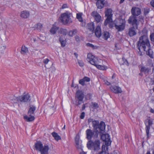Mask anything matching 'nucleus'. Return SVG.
Wrapping results in <instances>:
<instances>
[{"instance_id":"63","label":"nucleus","mask_w":154,"mask_h":154,"mask_svg":"<svg viewBox=\"0 0 154 154\" xmlns=\"http://www.w3.org/2000/svg\"><path fill=\"white\" fill-rule=\"evenodd\" d=\"M140 55H142V54H141V53Z\"/></svg>"},{"instance_id":"29","label":"nucleus","mask_w":154,"mask_h":154,"mask_svg":"<svg viewBox=\"0 0 154 154\" xmlns=\"http://www.w3.org/2000/svg\"><path fill=\"white\" fill-rule=\"evenodd\" d=\"M102 36L103 38L106 40H107L110 36L109 33L107 31L104 32L102 34Z\"/></svg>"},{"instance_id":"12","label":"nucleus","mask_w":154,"mask_h":154,"mask_svg":"<svg viewBox=\"0 0 154 154\" xmlns=\"http://www.w3.org/2000/svg\"><path fill=\"white\" fill-rule=\"evenodd\" d=\"M75 146L78 149L82 150L83 146L82 144V141L80 139V136L79 134L76 135L75 140Z\"/></svg>"},{"instance_id":"64","label":"nucleus","mask_w":154,"mask_h":154,"mask_svg":"<svg viewBox=\"0 0 154 154\" xmlns=\"http://www.w3.org/2000/svg\"><path fill=\"white\" fill-rule=\"evenodd\" d=\"M76 54V53H74V54L75 55V54Z\"/></svg>"},{"instance_id":"48","label":"nucleus","mask_w":154,"mask_h":154,"mask_svg":"<svg viewBox=\"0 0 154 154\" xmlns=\"http://www.w3.org/2000/svg\"><path fill=\"white\" fill-rule=\"evenodd\" d=\"M68 7L67 5V4H64L62 5V9H64L66 8H67Z\"/></svg>"},{"instance_id":"52","label":"nucleus","mask_w":154,"mask_h":154,"mask_svg":"<svg viewBox=\"0 0 154 154\" xmlns=\"http://www.w3.org/2000/svg\"><path fill=\"white\" fill-rule=\"evenodd\" d=\"M75 39L77 41H79V37L78 36H76L75 37Z\"/></svg>"},{"instance_id":"45","label":"nucleus","mask_w":154,"mask_h":154,"mask_svg":"<svg viewBox=\"0 0 154 154\" xmlns=\"http://www.w3.org/2000/svg\"><path fill=\"white\" fill-rule=\"evenodd\" d=\"M150 37L151 41L154 42V33L151 34Z\"/></svg>"},{"instance_id":"40","label":"nucleus","mask_w":154,"mask_h":154,"mask_svg":"<svg viewBox=\"0 0 154 154\" xmlns=\"http://www.w3.org/2000/svg\"><path fill=\"white\" fill-rule=\"evenodd\" d=\"M78 62L79 65L80 66L82 67L84 66V64L82 61L80 60H78Z\"/></svg>"},{"instance_id":"61","label":"nucleus","mask_w":154,"mask_h":154,"mask_svg":"<svg viewBox=\"0 0 154 154\" xmlns=\"http://www.w3.org/2000/svg\"><path fill=\"white\" fill-rule=\"evenodd\" d=\"M139 17V18H142V20H143V18L142 17H141L140 16V17Z\"/></svg>"},{"instance_id":"46","label":"nucleus","mask_w":154,"mask_h":154,"mask_svg":"<svg viewBox=\"0 0 154 154\" xmlns=\"http://www.w3.org/2000/svg\"><path fill=\"white\" fill-rule=\"evenodd\" d=\"M85 116V113L84 112H82L80 116V118L82 119H83L84 118Z\"/></svg>"},{"instance_id":"37","label":"nucleus","mask_w":154,"mask_h":154,"mask_svg":"<svg viewBox=\"0 0 154 154\" xmlns=\"http://www.w3.org/2000/svg\"><path fill=\"white\" fill-rule=\"evenodd\" d=\"M37 29L38 30H41V29L42 27V25L41 23H38L36 25Z\"/></svg>"},{"instance_id":"43","label":"nucleus","mask_w":154,"mask_h":154,"mask_svg":"<svg viewBox=\"0 0 154 154\" xmlns=\"http://www.w3.org/2000/svg\"><path fill=\"white\" fill-rule=\"evenodd\" d=\"M83 79L85 82H89L90 81V78L87 76L84 77Z\"/></svg>"},{"instance_id":"14","label":"nucleus","mask_w":154,"mask_h":154,"mask_svg":"<svg viewBox=\"0 0 154 154\" xmlns=\"http://www.w3.org/2000/svg\"><path fill=\"white\" fill-rule=\"evenodd\" d=\"M153 121L151 119H147L146 120L145 125L146 134L148 136L149 134V130L152 124Z\"/></svg>"},{"instance_id":"47","label":"nucleus","mask_w":154,"mask_h":154,"mask_svg":"<svg viewBox=\"0 0 154 154\" xmlns=\"http://www.w3.org/2000/svg\"><path fill=\"white\" fill-rule=\"evenodd\" d=\"M94 120H94L93 119L89 118L88 120V122L89 123H90L91 122H92V124L93 121H94Z\"/></svg>"},{"instance_id":"57","label":"nucleus","mask_w":154,"mask_h":154,"mask_svg":"<svg viewBox=\"0 0 154 154\" xmlns=\"http://www.w3.org/2000/svg\"><path fill=\"white\" fill-rule=\"evenodd\" d=\"M124 1L125 0H120V3H122L124 2Z\"/></svg>"},{"instance_id":"58","label":"nucleus","mask_w":154,"mask_h":154,"mask_svg":"<svg viewBox=\"0 0 154 154\" xmlns=\"http://www.w3.org/2000/svg\"><path fill=\"white\" fill-rule=\"evenodd\" d=\"M146 154H151L149 152H147Z\"/></svg>"},{"instance_id":"62","label":"nucleus","mask_w":154,"mask_h":154,"mask_svg":"<svg viewBox=\"0 0 154 154\" xmlns=\"http://www.w3.org/2000/svg\"><path fill=\"white\" fill-rule=\"evenodd\" d=\"M153 154H154V150H153Z\"/></svg>"},{"instance_id":"6","label":"nucleus","mask_w":154,"mask_h":154,"mask_svg":"<svg viewBox=\"0 0 154 154\" xmlns=\"http://www.w3.org/2000/svg\"><path fill=\"white\" fill-rule=\"evenodd\" d=\"M100 141L99 140L94 141L90 140L87 143V146L89 149L98 151L100 149Z\"/></svg>"},{"instance_id":"1","label":"nucleus","mask_w":154,"mask_h":154,"mask_svg":"<svg viewBox=\"0 0 154 154\" xmlns=\"http://www.w3.org/2000/svg\"><path fill=\"white\" fill-rule=\"evenodd\" d=\"M137 47L140 51L142 49L150 57H153L152 51L150 49L149 40L146 35H144L140 38Z\"/></svg>"},{"instance_id":"41","label":"nucleus","mask_w":154,"mask_h":154,"mask_svg":"<svg viewBox=\"0 0 154 154\" xmlns=\"http://www.w3.org/2000/svg\"><path fill=\"white\" fill-rule=\"evenodd\" d=\"M85 81L84 80V79L83 78L80 80L79 81V83L83 86H84L85 85Z\"/></svg>"},{"instance_id":"38","label":"nucleus","mask_w":154,"mask_h":154,"mask_svg":"<svg viewBox=\"0 0 154 154\" xmlns=\"http://www.w3.org/2000/svg\"><path fill=\"white\" fill-rule=\"evenodd\" d=\"M6 48V46H5L0 47V53H2Z\"/></svg>"},{"instance_id":"27","label":"nucleus","mask_w":154,"mask_h":154,"mask_svg":"<svg viewBox=\"0 0 154 154\" xmlns=\"http://www.w3.org/2000/svg\"><path fill=\"white\" fill-rule=\"evenodd\" d=\"M28 50L27 48L25 46H22L21 50V53L22 54H25L27 53Z\"/></svg>"},{"instance_id":"17","label":"nucleus","mask_w":154,"mask_h":154,"mask_svg":"<svg viewBox=\"0 0 154 154\" xmlns=\"http://www.w3.org/2000/svg\"><path fill=\"white\" fill-rule=\"evenodd\" d=\"M131 13L134 17V16H138L141 13V11L140 9L138 8L133 7L131 9Z\"/></svg>"},{"instance_id":"7","label":"nucleus","mask_w":154,"mask_h":154,"mask_svg":"<svg viewBox=\"0 0 154 154\" xmlns=\"http://www.w3.org/2000/svg\"><path fill=\"white\" fill-rule=\"evenodd\" d=\"M71 15L70 13L68 11L61 14L60 20L63 24H66L72 22V20L70 18Z\"/></svg>"},{"instance_id":"28","label":"nucleus","mask_w":154,"mask_h":154,"mask_svg":"<svg viewBox=\"0 0 154 154\" xmlns=\"http://www.w3.org/2000/svg\"><path fill=\"white\" fill-rule=\"evenodd\" d=\"M51 134L56 140L58 141L61 139L60 137L57 133L53 132Z\"/></svg>"},{"instance_id":"33","label":"nucleus","mask_w":154,"mask_h":154,"mask_svg":"<svg viewBox=\"0 0 154 154\" xmlns=\"http://www.w3.org/2000/svg\"><path fill=\"white\" fill-rule=\"evenodd\" d=\"M149 71V68L145 67H142L140 69V71L141 72H144L145 73H148Z\"/></svg>"},{"instance_id":"23","label":"nucleus","mask_w":154,"mask_h":154,"mask_svg":"<svg viewBox=\"0 0 154 154\" xmlns=\"http://www.w3.org/2000/svg\"><path fill=\"white\" fill-rule=\"evenodd\" d=\"M59 40L61 46L62 47H65L66 45V42L65 38L62 36H60V37Z\"/></svg>"},{"instance_id":"3","label":"nucleus","mask_w":154,"mask_h":154,"mask_svg":"<svg viewBox=\"0 0 154 154\" xmlns=\"http://www.w3.org/2000/svg\"><path fill=\"white\" fill-rule=\"evenodd\" d=\"M128 22L130 24L133 25H136V28L133 27H130L128 30V34L130 37L135 35L137 34L136 29H137L138 22L135 17L130 16L128 20Z\"/></svg>"},{"instance_id":"56","label":"nucleus","mask_w":154,"mask_h":154,"mask_svg":"<svg viewBox=\"0 0 154 154\" xmlns=\"http://www.w3.org/2000/svg\"><path fill=\"white\" fill-rule=\"evenodd\" d=\"M32 40L34 42H35L36 41V38H32Z\"/></svg>"},{"instance_id":"53","label":"nucleus","mask_w":154,"mask_h":154,"mask_svg":"<svg viewBox=\"0 0 154 154\" xmlns=\"http://www.w3.org/2000/svg\"><path fill=\"white\" fill-rule=\"evenodd\" d=\"M85 105L83 104L82 106V110H83L85 109Z\"/></svg>"},{"instance_id":"2","label":"nucleus","mask_w":154,"mask_h":154,"mask_svg":"<svg viewBox=\"0 0 154 154\" xmlns=\"http://www.w3.org/2000/svg\"><path fill=\"white\" fill-rule=\"evenodd\" d=\"M87 60L91 64L95 66L98 69L104 70L108 69L107 67L106 66L99 65L102 61V60L94 57L91 53L88 54Z\"/></svg>"},{"instance_id":"50","label":"nucleus","mask_w":154,"mask_h":154,"mask_svg":"<svg viewBox=\"0 0 154 154\" xmlns=\"http://www.w3.org/2000/svg\"><path fill=\"white\" fill-rule=\"evenodd\" d=\"M104 83L105 84H106V85H110V83L109 82H108L107 81H104Z\"/></svg>"},{"instance_id":"39","label":"nucleus","mask_w":154,"mask_h":154,"mask_svg":"<svg viewBox=\"0 0 154 154\" xmlns=\"http://www.w3.org/2000/svg\"><path fill=\"white\" fill-rule=\"evenodd\" d=\"M122 60L123 61V63H122V64H125L127 66L128 65V61L125 58H122Z\"/></svg>"},{"instance_id":"21","label":"nucleus","mask_w":154,"mask_h":154,"mask_svg":"<svg viewBox=\"0 0 154 154\" xmlns=\"http://www.w3.org/2000/svg\"><path fill=\"white\" fill-rule=\"evenodd\" d=\"M19 96L18 97H16L14 96L10 97L9 99L10 101L12 103H17L20 101Z\"/></svg>"},{"instance_id":"4","label":"nucleus","mask_w":154,"mask_h":154,"mask_svg":"<svg viewBox=\"0 0 154 154\" xmlns=\"http://www.w3.org/2000/svg\"><path fill=\"white\" fill-rule=\"evenodd\" d=\"M35 149L39 151L41 154H49L50 147L47 144L43 145L42 143L40 141H37L34 145Z\"/></svg>"},{"instance_id":"34","label":"nucleus","mask_w":154,"mask_h":154,"mask_svg":"<svg viewBox=\"0 0 154 154\" xmlns=\"http://www.w3.org/2000/svg\"><path fill=\"white\" fill-rule=\"evenodd\" d=\"M59 32L61 34L65 35H66L67 33V31L65 29H61L60 30Z\"/></svg>"},{"instance_id":"15","label":"nucleus","mask_w":154,"mask_h":154,"mask_svg":"<svg viewBox=\"0 0 154 154\" xmlns=\"http://www.w3.org/2000/svg\"><path fill=\"white\" fill-rule=\"evenodd\" d=\"M91 15L94 18L97 22L98 23L102 21L101 16L97 12L95 11L92 12Z\"/></svg>"},{"instance_id":"18","label":"nucleus","mask_w":154,"mask_h":154,"mask_svg":"<svg viewBox=\"0 0 154 154\" xmlns=\"http://www.w3.org/2000/svg\"><path fill=\"white\" fill-rule=\"evenodd\" d=\"M30 96L29 94H27L24 96H19L20 101L21 102H27L29 100Z\"/></svg>"},{"instance_id":"26","label":"nucleus","mask_w":154,"mask_h":154,"mask_svg":"<svg viewBox=\"0 0 154 154\" xmlns=\"http://www.w3.org/2000/svg\"><path fill=\"white\" fill-rule=\"evenodd\" d=\"M24 118L26 121L28 122L33 121L35 119L34 117L33 116L31 115L29 117L27 116H24Z\"/></svg>"},{"instance_id":"25","label":"nucleus","mask_w":154,"mask_h":154,"mask_svg":"<svg viewBox=\"0 0 154 154\" xmlns=\"http://www.w3.org/2000/svg\"><path fill=\"white\" fill-rule=\"evenodd\" d=\"M36 109V107L34 106L31 105L30 106V108L28 111V114L29 116L34 114L35 111Z\"/></svg>"},{"instance_id":"20","label":"nucleus","mask_w":154,"mask_h":154,"mask_svg":"<svg viewBox=\"0 0 154 154\" xmlns=\"http://www.w3.org/2000/svg\"><path fill=\"white\" fill-rule=\"evenodd\" d=\"M29 15L30 14L28 11H23L21 12L20 16L22 18L26 19L29 17Z\"/></svg>"},{"instance_id":"31","label":"nucleus","mask_w":154,"mask_h":154,"mask_svg":"<svg viewBox=\"0 0 154 154\" xmlns=\"http://www.w3.org/2000/svg\"><path fill=\"white\" fill-rule=\"evenodd\" d=\"M106 146L103 145L102 146V151L98 153L97 154H109L108 153L105 151Z\"/></svg>"},{"instance_id":"16","label":"nucleus","mask_w":154,"mask_h":154,"mask_svg":"<svg viewBox=\"0 0 154 154\" xmlns=\"http://www.w3.org/2000/svg\"><path fill=\"white\" fill-rule=\"evenodd\" d=\"M110 89L112 92L115 94L121 93L122 92L121 88L118 86H111Z\"/></svg>"},{"instance_id":"35","label":"nucleus","mask_w":154,"mask_h":154,"mask_svg":"<svg viewBox=\"0 0 154 154\" xmlns=\"http://www.w3.org/2000/svg\"><path fill=\"white\" fill-rule=\"evenodd\" d=\"M82 14L81 13H77L76 14V18L82 22L83 21V20L82 18Z\"/></svg>"},{"instance_id":"44","label":"nucleus","mask_w":154,"mask_h":154,"mask_svg":"<svg viewBox=\"0 0 154 154\" xmlns=\"http://www.w3.org/2000/svg\"><path fill=\"white\" fill-rule=\"evenodd\" d=\"M49 60L48 58H46L45 59H44L43 60V62L45 64H46L48 63V62H49Z\"/></svg>"},{"instance_id":"55","label":"nucleus","mask_w":154,"mask_h":154,"mask_svg":"<svg viewBox=\"0 0 154 154\" xmlns=\"http://www.w3.org/2000/svg\"><path fill=\"white\" fill-rule=\"evenodd\" d=\"M150 112H151L152 113H154V110L153 109H151L150 110Z\"/></svg>"},{"instance_id":"59","label":"nucleus","mask_w":154,"mask_h":154,"mask_svg":"<svg viewBox=\"0 0 154 154\" xmlns=\"http://www.w3.org/2000/svg\"><path fill=\"white\" fill-rule=\"evenodd\" d=\"M151 80H153V83H154V77L153 78H152L151 79Z\"/></svg>"},{"instance_id":"49","label":"nucleus","mask_w":154,"mask_h":154,"mask_svg":"<svg viewBox=\"0 0 154 154\" xmlns=\"http://www.w3.org/2000/svg\"><path fill=\"white\" fill-rule=\"evenodd\" d=\"M150 4L154 8V0H152L150 2Z\"/></svg>"},{"instance_id":"30","label":"nucleus","mask_w":154,"mask_h":154,"mask_svg":"<svg viewBox=\"0 0 154 154\" xmlns=\"http://www.w3.org/2000/svg\"><path fill=\"white\" fill-rule=\"evenodd\" d=\"M88 28L93 32L94 29V24L93 22L90 23L88 24Z\"/></svg>"},{"instance_id":"42","label":"nucleus","mask_w":154,"mask_h":154,"mask_svg":"<svg viewBox=\"0 0 154 154\" xmlns=\"http://www.w3.org/2000/svg\"><path fill=\"white\" fill-rule=\"evenodd\" d=\"M92 97L91 94H88L86 96L85 98L87 100H90L91 99Z\"/></svg>"},{"instance_id":"10","label":"nucleus","mask_w":154,"mask_h":154,"mask_svg":"<svg viewBox=\"0 0 154 154\" xmlns=\"http://www.w3.org/2000/svg\"><path fill=\"white\" fill-rule=\"evenodd\" d=\"M99 133L98 131L88 129L86 131V138L88 140H91L92 138H97Z\"/></svg>"},{"instance_id":"36","label":"nucleus","mask_w":154,"mask_h":154,"mask_svg":"<svg viewBox=\"0 0 154 154\" xmlns=\"http://www.w3.org/2000/svg\"><path fill=\"white\" fill-rule=\"evenodd\" d=\"M86 45L87 46L90 47L91 48H92L93 49H97L98 47L96 46H95L93 44L90 43H88L86 44Z\"/></svg>"},{"instance_id":"51","label":"nucleus","mask_w":154,"mask_h":154,"mask_svg":"<svg viewBox=\"0 0 154 154\" xmlns=\"http://www.w3.org/2000/svg\"><path fill=\"white\" fill-rule=\"evenodd\" d=\"M93 106L94 107L97 108L98 107V104L97 103H93Z\"/></svg>"},{"instance_id":"32","label":"nucleus","mask_w":154,"mask_h":154,"mask_svg":"<svg viewBox=\"0 0 154 154\" xmlns=\"http://www.w3.org/2000/svg\"><path fill=\"white\" fill-rule=\"evenodd\" d=\"M77 32V30L76 29H73L69 31L68 33V35L70 36H72L75 35Z\"/></svg>"},{"instance_id":"19","label":"nucleus","mask_w":154,"mask_h":154,"mask_svg":"<svg viewBox=\"0 0 154 154\" xmlns=\"http://www.w3.org/2000/svg\"><path fill=\"white\" fill-rule=\"evenodd\" d=\"M95 34L97 37L100 38L101 35V26H97L95 31Z\"/></svg>"},{"instance_id":"9","label":"nucleus","mask_w":154,"mask_h":154,"mask_svg":"<svg viewBox=\"0 0 154 154\" xmlns=\"http://www.w3.org/2000/svg\"><path fill=\"white\" fill-rule=\"evenodd\" d=\"M112 10L110 9H108L105 12V16L107 17V18L105 21L104 23L105 26H106L107 24H109V27L111 28L113 27L112 25H111L112 23Z\"/></svg>"},{"instance_id":"5","label":"nucleus","mask_w":154,"mask_h":154,"mask_svg":"<svg viewBox=\"0 0 154 154\" xmlns=\"http://www.w3.org/2000/svg\"><path fill=\"white\" fill-rule=\"evenodd\" d=\"M126 21L125 19H118L112 22L111 25L114 24L116 29L118 31H122L125 29L126 25Z\"/></svg>"},{"instance_id":"60","label":"nucleus","mask_w":154,"mask_h":154,"mask_svg":"<svg viewBox=\"0 0 154 154\" xmlns=\"http://www.w3.org/2000/svg\"><path fill=\"white\" fill-rule=\"evenodd\" d=\"M66 128V125H65L63 128V129H65Z\"/></svg>"},{"instance_id":"13","label":"nucleus","mask_w":154,"mask_h":154,"mask_svg":"<svg viewBox=\"0 0 154 154\" xmlns=\"http://www.w3.org/2000/svg\"><path fill=\"white\" fill-rule=\"evenodd\" d=\"M101 138L103 141L105 142V144L107 146L109 145L111 143L109 135L108 134H103L101 136Z\"/></svg>"},{"instance_id":"24","label":"nucleus","mask_w":154,"mask_h":154,"mask_svg":"<svg viewBox=\"0 0 154 154\" xmlns=\"http://www.w3.org/2000/svg\"><path fill=\"white\" fill-rule=\"evenodd\" d=\"M59 29V27L53 25L50 30L51 33L52 34H54Z\"/></svg>"},{"instance_id":"54","label":"nucleus","mask_w":154,"mask_h":154,"mask_svg":"<svg viewBox=\"0 0 154 154\" xmlns=\"http://www.w3.org/2000/svg\"><path fill=\"white\" fill-rule=\"evenodd\" d=\"M81 150L82 151L80 152V154H86V152L83 151L82 150Z\"/></svg>"},{"instance_id":"11","label":"nucleus","mask_w":154,"mask_h":154,"mask_svg":"<svg viewBox=\"0 0 154 154\" xmlns=\"http://www.w3.org/2000/svg\"><path fill=\"white\" fill-rule=\"evenodd\" d=\"M84 94L82 91H78L76 94V101L75 104L77 106L83 103V99L84 98Z\"/></svg>"},{"instance_id":"8","label":"nucleus","mask_w":154,"mask_h":154,"mask_svg":"<svg viewBox=\"0 0 154 154\" xmlns=\"http://www.w3.org/2000/svg\"><path fill=\"white\" fill-rule=\"evenodd\" d=\"M92 126L94 130L96 131H98L97 129H98L101 131H103L105 129L106 125L105 123L103 121L101 122L100 123H99L98 121L95 120L93 122Z\"/></svg>"},{"instance_id":"22","label":"nucleus","mask_w":154,"mask_h":154,"mask_svg":"<svg viewBox=\"0 0 154 154\" xmlns=\"http://www.w3.org/2000/svg\"><path fill=\"white\" fill-rule=\"evenodd\" d=\"M104 0L98 1L96 2V5L98 8L101 9L103 8L105 4Z\"/></svg>"}]
</instances>
